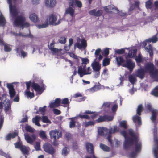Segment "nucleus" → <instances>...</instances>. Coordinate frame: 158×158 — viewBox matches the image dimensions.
Segmentation results:
<instances>
[{
	"label": "nucleus",
	"instance_id": "0e129e2a",
	"mask_svg": "<svg viewBox=\"0 0 158 158\" xmlns=\"http://www.w3.org/2000/svg\"><path fill=\"white\" fill-rule=\"evenodd\" d=\"M152 2L150 0H148L146 2V7L148 9H150L152 7Z\"/></svg>",
	"mask_w": 158,
	"mask_h": 158
},
{
	"label": "nucleus",
	"instance_id": "6ab92c4d",
	"mask_svg": "<svg viewBox=\"0 0 158 158\" xmlns=\"http://www.w3.org/2000/svg\"><path fill=\"white\" fill-rule=\"evenodd\" d=\"M104 9L106 12H112L111 10L114 12H118V9L112 5L105 7Z\"/></svg>",
	"mask_w": 158,
	"mask_h": 158
},
{
	"label": "nucleus",
	"instance_id": "aec40b11",
	"mask_svg": "<svg viewBox=\"0 0 158 158\" xmlns=\"http://www.w3.org/2000/svg\"><path fill=\"white\" fill-rule=\"evenodd\" d=\"M129 53L127 56L126 57H127V58H133L135 57L136 55L137 50L136 49H132L129 48Z\"/></svg>",
	"mask_w": 158,
	"mask_h": 158
},
{
	"label": "nucleus",
	"instance_id": "5fc2aeb1",
	"mask_svg": "<svg viewBox=\"0 0 158 158\" xmlns=\"http://www.w3.org/2000/svg\"><path fill=\"white\" fill-rule=\"evenodd\" d=\"M25 129L27 131L31 133L33 132L35 130L31 126L28 125L26 126L25 127Z\"/></svg>",
	"mask_w": 158,
	"mask_h": 158
},
{
	"label": "nucleus",
	"instance_id": "49530a36",
	"mask_svg": "<svg viewBox=\"0 0 158 158\" xmlns=\"http://www.w3.org/2000/svg\"><path fill=\"white\" fill-rule=\"evenodd\" d=\"M14 35L17 36H22L24 37H32V35L30 34H27V35H23L22 33H20L19 34H17L15 33V32H11Z\"/></svg>",
	"mask_w": 158,
	"mask_h": 158
},
{
	"label": "nucleus",
	"instance_id": "4468645a",
	"mask_svg": "<svg viewBox=\"0 0 158 158\" xmlns=\"http://www.w3.org/2000/svg\"><path fill=\"white\" fill-rule=\"evenodd\" d=\"M24 136L27 142L30 144H31L36 139V136L34 134L32 135L31 137L27 134H24Z\"/></svg>",
	"mask_w": 158,
	"mask_h": 158
},
{
	"label": "nucleus",
	"instance_id": "20e7f679",
	"mask_svg": "<svg viewBox=\"0 0 158 158\" xmlns=\"http://www.w3.org/2000/svg\"><path fill=\"white\" fill-rule=\"evenodd\" d=\"M25 18L23 15H21L17 17L15 20L14 25L15 26H20L22 29L25 27H28L30 24L27 22H25Z\"/></svg>",
	"mask_w": 158,
	"mask_h": 158
},
{
	"label": "nucleus",
	"instance_id": "13d9d810",
	"mask_svg": "<svg viewBox=\"0 0 158 158\" xmlns=\"http://www.w3.org/2000/svg\"><path fill=\"white\" fill-rule=\"evenodd\" d=\"M110 60L109 59L105 58L103 60L102 65L103 66H105L109 64Z\"/></svg>",
	"mask_w": 158,
	"mask_h": 158
},
{
	"label": "nucleus",
	"instance_id": "4d7b16f0",
	"mask_svg": "<svg viewBox=\"0 0 158 158\" xmlns=\"http://www.w3.org/2000/svg\"><path fill=\"white\" fill-rule=\"evenodd\" d=\"M143 110V107L142 104L138 105L137 110V113L139 115H141V113Z\"/></svg>",
	"mask_w": 158,
	"mask_h": 158
},
{
	"label": "nucleus",
	"instance_id": "c03bdc74",
	"mask_svg": "<svg viewBox=\"0 0 158 158\" xmlns=\"http://www.w3.org/2000/svg\"><path fill=\"white\" fill-rule=\"evenodd\" d=\"M137 91V89L134 87V85H132L131 88L129 90V92L131 95H133Z\"/></svg>",
	"mask_w": 158,
	"mask_h": 158
},
{
	"label": "nucleus",
	"instance_id": "79ce46f5",
	"mask_svg": "<svg viewBox=\"0 0 158 158\" xmlns=\"http://www.w3.org/2000/svg\"><path fill=\"white\" fill-rule=\"evenodd\" d=\"M77 118H81V119H89L90 118V117L89 115L85 114H82L81 113H80L78 115L76 116Z\"/></svg>",
	"mask_w": 158,
	"mask_h": 158
},
{
	"label": "nucleus",
	"instance_id": "bf43d9fd",
	"mask_svg": "<svg viewBox=\"0 0 158 158\" xmlns=\"http://www.w3.org/2000/svg\"><path fill=\"white\" fill-rule=\"evenodd\" d=\"M95 123L94 121H89L84 123V125L85 127H87L89 126H94Z\"/></svg>",
	"mask_w": 158,
	"mask_h": 158
},
{
	"label": "nucleus",
	"instance_id": "ddd939ff",
	"mask_svg": "<svg viewBox=\"0 0 158 158\" xmlns=\"http://www.w3.org/2000/svg\"><path fill=\"white\" fill-rule=\"evenodd\" d=\"M13 83L6 84V86L9 89V93L11 98L13 97L15 95L16 92L14 88Z\"/></svg>",
	"mask_w": 158,
	"mask_h": 158
},
{
	"label": "nucleus",
	"instance_id": "f03ea898",
	"mask_svg": "<svg viewBox=\"0 0 158 158\" xmlns=\"http://www.w3.org/2000/svg\"><path fill=\"white\" fill-rule=\"evenodd\" d=\"M82 60L81 66H79L77 73L80 77H82L84 75L90 74L91 73V69L90 67H88L86 69V65L89 62V60L86 58L80 57Z\"/></svg>",
	"mask_w": 158,
	"mask_h": 158
},
{
	"label": "nucleus",
	"instance_id": "a19ab883",
	"mask_svg": "<svg viewBox=\"0 0 158 158\" xmlns=\"http://www.w3.org/2000/svg\"><path fill=\"white\" fill-rule=\"evenodd\" d=\"M116 59L118 66L122 65V64L125 62L124 60L121 57H117L116 58Z\"/></svg>",
	"mask_w": 158,
	"mask_h": 158
},
{
	"label": "nucleus",
	"instance_id": "a878e982",
	"mask_svg": "<svg viewBox=\"0 0 158 158\" xmlns=\"http://www.w3.org/2000/svg\"><path fill=\"white\" fill-rule=\"evenodd\" d=\"M15 51L17 53L19 54V56L22 58H24L26 56L27 53L22 50L20 48H17Z\"/></svg>",
	"mask_w": 158,
	"mask_h": 158
},
{
	"label": "nucleus",
	"instance_id": "412c9836",
	"mask_svg": "<svg viewBox=\"0 0 158 158\" xmlns=\"http://www.w3.org/2000/svg\"><path fill=\"white\" fill-rule=\"evenodd\" d=\"M91 66L94 71H100L101 64L95 60L92 64Z\"/></svg>",
	"mask_w": 158,
	"mask_h": 158
},
{
	"label": "nucleus",
	"instance_id": "5701e85b",
	"mask_svg": "<svg viewBox=\"0 0 158 158\" xmlns=\"http://www.w3.org/2000/svg\"><path fill=\"white\" fill-rule=\"evenodd\" d=\"M151 77L155 79L156 81H158V70L155 69L152 72L150 73Z\"/></svg>",
	"mask_w": 158,
	"mask_h": 158
},
{
	"label": "nucleus",
	"instance_id": "f704fd0d",
	"mask_svg": "<svg viewBox=\"0 0 158 158\" xmlns=\"http://www.w3.org/2000/svg\"><path fill=\"white\" fill-rule=\"evenodd\" d=\"M119 130V127L117 126H114L112 127L109 129L108 131V133L109 134H111L117 132Z\"/></svg>",
	"mask_w": 158,
	"mask_h": 158
},
{
	"label": "nucleus",
	"instance_id": "393cba45",
	"mask_svg": "<svg viewBox=\"0 0 158 158\" xmlns=\"http://www.w3.org/2000/svg\"><path fill=\"white\" fill-rule=\"evenodd\" d=\"M86 149L88 152L90 154H93L94 147L92 144L90 143L87 142L85 143Z\"/></svg>",
	"mask_w": 158,
	"mask_h": 158
},
{
	"label": "nucleus",
	"instance_id": "1a4fd4ad",
	"mask_svg": "<svg viewBox=\"0 0 158 158\" xmlns=\"http://www.w3.org/2000/svg\"><path fill=\"white\" fill-rule=\"evenodd\" d=\"M113 118L112 116H108L106 115L103 116H100L99 118L96 121L100 123L104 121H110L112 120Z\"/></svg>",
	"mask_w": 158,
	"mask_h": 158
},
{
	"label": "nucleus",
	"instance_id": "8fccbe9b",
	"mask_svg": "<svg viewBox=\"0 0 158 158\" xmlns=\"http://www.w3.org/2000/svg\"><path fill=\"white\" fill-rule=\"evenodd\" d=\"M4 50L5 52H9L11 50L12 48L8 44H4Z\"/></svg>",
	"mask_w": 158,
	"mask_h": 158
},
{
	"label": "nucleus",
	"instance_id": "c756f323",
	"mask_svg": "<svg viewBox=\"0 0 158 158\" xmlns=\"http://www.w3.org/2000/svg\"><path fill=\"white\" fill-rule=\"evenodd\" d=\"M55 43L54 42L51 43L49 45H48V48L51 50V51L55 53H56L59 52L61 50L54 48Z\"/></svg>",
	"mask_w": 158,
	"mask_h": 158
},
{
	"label": "nucleus",
	"instance_id": "de8ad7c7",
	"mask_svg": "<svg viewBox=\"0 0 158 158\" xmlns=\"http://www.w3.org/2000/svg\"><path fill=\"white\" fill-rule=\"evenodd\" d=\"M61 104H64L63 106L65 107L66 106H68L69 104V99L68 98H65L62 99Z\"/></svg>",
	"mask_w": 158,
	"mask_h": 158
},
{
	"label": "nucleus",
	"instance_id": "dca6fc26",
	"mask_svg": "<svg viewBox=\"0 0 158 158\" xmlns=\"http://www.w3.org/2000/svg\"><path fill=\"white\" fill-rule=\"evenodd\" d=\"M145 73L146 72L144 69L143 68H140L136 72V76L141 79H142L144 77Z\"/></svg>",
	"mask_w": 158,
	"mask_h": 158
},
{
	"label": "nucleus",
	"instance_id": "f3484780",
	"mask_svg": "<svg viewBox=\"0 0 158 158\" xmlns=\"http://www.w3.org/2000/svg\"><path fill=\"white\" fill-rule=\"evenodd\" d=\"M61 102V100L59 98L56 99L54 101H52L49 104V107L51 108H54L58 106Z\"/></svg>",
	"mask_w": 158,
	"mask_h": 158
},
{
	"label": "nucleus",
	"instance_id": "a211bd4d",
	"mask_svg": "<svg viewBox=\"0 0 158 158\" xmlns=\"http://www.w3.org/2000/svg\"><path fill=\"white\" fill-rule=\"evenodd\" d=\"M101 85L98 82L95 84L94 86L88 89V91L90 93H93L100 90L101 89Z\"/></svg>",
	"mask_w": 158,
	"mask_h": 158
},
{
	"label": "nucleus",
	"instance_id": "7c9ffc66",
	"mask_svg": "<svg viewBox=\"0 0 158 158\" xmlns=\"http://www.w3.org/2000/svg\"><path fill=\"white\" fill-rule=\"evenodd\" d=\"M29 18L34 23L37 22L39 20L38 16L35 13L31 14L29 16Z\"/></svg>",
	"mask_w": 158,
	"mask_h": 158
},
{
	"label": "nucleus",
	"instance_id": "338daca9",
	"mask_svg": "<svg viewBox=\"0 0 158 158\" xmlns=\"http://www.w3.org/2000/svg\"><path fill=\"white\" fill-rule=\"evenodd\" d=\"M39 135L43 139H45L47 138L45 132L43 131H41L39 132Z\"/></svg>",
	"mask_w": 158,
	"mask_h": 158
},
{
	"label": "nucleus",
	"instance_id": "423d86ee",
	"mask_svg": "<svg viewBox=\"0 0 158 158\" xmlns=\"http://www.w3.org/2000/svg\"><path fill=\"white\" fill-rule=\"evenodd\" d=\"M32 87L33 89L37 92V94L39 95L41 94L45 89L44 85L43 84L39 85L36 83L33 82L32 84Z\"/></svg>",
	"mask_w": 158,
	"mask_h": 158
},
{
	"label": "nucleus",
	"instance_id": "f8f14e48",
	"mask_svg": "<svg viewBox=\"0 0 158 158\" xmlns=\"http://www.w3.org/2000/svg\"><path fill=\"white\" fill-rule=\"evenodd\" d=\"M144 69L146 73H149L152 72L155 69L154 65L152 62H148L144 65Z\"/></svg>",
	"mask_w": 158,
	"mask_h": 158
},
{
	"label": "nucleus",
	"instance_id": "9b49d317",
	"mask_svg": "<svg viewBox=\"0 0 158 158\" xmlns=\"http://www.w3.org/2000/svg\"><path fill=\"white\" fill-rule=\"evenodd\" d=\"M49 134L51 139H53L55 140L56 138L58 139L61 136V133L57 130H52L50 131Z\"/></svg>",
	"mask_w": 158,
	"mask_h": 158
},
{
	"label": "nucleus",
	"instance_id": "e2e57ef3",
	"mask_svg": "<svg viewBox=\"0 0 158 158\" xmlns=\"http://www.w3.org/2000/svg\"><path fill=\"white\" fill-rule=\"evenodd\" d=\"M145 108L147 109V112H149L151 111L152 106L150 103L147 102L145 104Z\"/></svg>",
	"mask_w": 158,
	"mask_h": 158
},
{
	"label": "nucleus",
	"instance_id": "9d476101",
	"mask_svg": "<svg viewBox=\"0 0 158 158\" xmlns=\"http://www.w3.org/2000/svg\"><path fill=\"white\" fill-rule=\"evenodd\" d=\"M80 40L79 38H78L77 42L76 43L75 46H76L79 49H81L83 48H85L87 47V43L86 41L84 39H82L81 40V44L79 43Z\"/></svg>",
	"mask_w": 158,
	"mask_h": 158
},
{
	"label": "nucleus",
	"instance_id": "2eb2a0df",
	"mask_svg": "<svg viewBox=\"0 0 158 158\" xmlns=\"http://www.w3.org/2000/svg\"><path fill=\"white\" fill-rule=\"evenodd\" d=\"M143 44L144 45V48L147 52H148L150 55V56L152 57L153 55V52L152 48L150 44L147 42V41H144L143 43Z\"/></svg>",
	"mask_w": 158,
	"mask_h": 158
},
{
	"label": "nucleus",
	"instance_id": "bb28decb",
	"mask_svg": "<svg viewBox=\"0 0 158 158\" xmlns=\"http://www.w3.org/2000/svg\"><path fill=\"white\" fill-rule=\"evenodd\" d=\"M107 133V129L106 127H99L98 128V134L101 135H104Z\"/></svg>",
	"mask_w": 158,
	"mask_h": 158
},
{
	"label": "nucleus",
	"instance_id": "4c0bfd02",
	"mask_svg": "<svg viewBox=\"0 0 158 158\" xmlns=\"http://www.w3.org/2000/svg\"><path fill=\"white\" fill-rule=\"evenodd\" d=\"M28 149L29 148L28 147H27L24 145H23L21 148L20 150L24 155H26L28 154L29 153V151Z\"/></svg>",
	"mask_w": 158,
	"mask_h": 158
},
{
	"label": "nucleus",
	"instance_id": "72a5a7b5",
	"mask_svg": "<svg viewBox=\"0 0 158 158\" xmlns=\"http://www.w3.org/2000/svg\"><path fill=\"white\" fill-rule=\"evenodd\" d=\"M77 118V117L69 118V119L71 120V121L69 122V127L72 128H73L75 127L76 119Z\"/></svg>",
	"mask_w": 158,
	"mask_h": 158
},
{
	"label": "nucleus",
	"instance_id": "39448f33",
	"mask_svg": "<svg viewBox=\"0 0 158 158\" xmlns=\"http://www.w3.org/2000/svg\"><path fill=\"white\" fill-rule=\"evenodd\" d=\"M157 127L155 126L153 131L154 133V141L155 142L156 145L155 147L153 148V151L155 158H158V138L156 137L157 134Z\"/></svg>",
	"mask_w": 158,
	"mask_h": 158
},
{
	"label": "nucleus",
	"instance_id": "0eeeda50",
	"mask_svg": "<svg viewBox=\"0 0 158 158\" xmlns=\"http://www.w3.org/2000/svg\"><path fill=\"white\" fill-rule=\"evenodd\" d=\"M126 62L122 64V66L127 68L130 71H131L135 67V63L132 61L131 59L127 58V57H126Z\"/></svg>",
	"mask_w": 158,
	"mask_h": 158
},
{
	"label": "nucleus",
	"instance_id": "6e6552de",
	"mask_svg": "<svg viewBox=\"0 0 158 158\" xmlns=\"http://www.w3.org/2000/svg\"><path fill=\"white\" fill-rule=\"evenodd\" d=\"M43 148L44 151L51 155H53L55 153V150L53 147L50 144L46 143L43 145Z\"/></svg>",
	"mask_w": 158,
	"mask_h": 158
},
{
	"label": "nucleus",
	"instance_id": "cd10ccee",
	"mask_svg": "<svg viewBox=\"0 0 158 158\" xmlns=\"http://www.w3.org/2000/svg\"><path fill=\"white\" fill-rule=\"evenodd\" d=\"M5 102H6L4 104L5 111L6 113H8L10 107V101L7 99H6L4 100Z\"/></svg>",
	"mask_w": 158,
	"mask_h": 158
},
{
	"label": "nucleus",
	"instance_id": "7ed1b4c3",
	"mask_svg": "<svg viewBox=\"0 0 158 158\" xmlns=\"http://www.w3.org/2000/svg\"><path fill=\"white\" fill-rule=\"evenodd\" d=\"M57 19V17L56 15L51 14L49 16L48 18L46 19L44 23L37 25V26L39 29L47 27L48 26V22L50 25L55 26L58 25L60 23L61 19L58 20L57 22H56Z\"/></svg>",
	"mask_w": 158,
	"mask_h": 158
},
{
	"label": "nucleus",
	"instance_id": "6e6d98bb",
	"mask_svg": "<svg viewBox=\"0 0 158 158\" xmlns=\"http://www.w3.org/2000/svg\"><path fill=\"white\" fill-rule=\"evenodd\" d=\"M112 104V102H105L103 103L102 107L103 108H108L111 106Z\"/></svg>",
	"mask_w": 158,
	"mask_h": 158
},
{
	"label": "nucleus",
	"instance_id": "4be33fe9",
	"mask_svg": "<svg viewBox=\"0 0 158 158\" xmlns=\"http://www.w3.org/2000/svg\"><path fill=\"white\" fill-rule=\"evenodd\" d=\"M56 3V0H46L45 5L47 7H52Z\"/></svg>",
	"mask_w": 158,
	"mask_h": 158
},
{
	"label": "nucleus",
	"instance_id": "a18cd8bd",
	"mask_svg": "<svg viewBox=\"0 0 158 158\" xmlns=\"http://www.w3.org/2000/svg\"><path fill=\"white\" fill-rule=\"evenodd\" d=\"M6 23L5 18L1 14L0 15V26H3Z\"/></svg>",
	"mask_w": 158,
	"mask_h": 158
},
{
	"label": "nucleus",
	"instance_id": "b1692460",
	"mask_svg": "<svg viewBox=\"0 0 158 158\" xmlns=\"http://www.w3.org/2000/svg\"><path fill=\"white\" fill-rule=\"evenodd\" d=\"M132 119L136 126L137 125L140 126L141 124V118L139 116L136 115L132 117Z\"/></svg>",
	"mask_w": 158,
	"mask_h": 158
},
{
	"label": "nucleus",
	"instance_id": "3c124183",
	"mask_svg": "<svg viewBox=\"0 0 158 158\" xmlns=\"http://www.w3.org/2000/svg\"><path fill=\"white\" fill-rule=\"evenodd\" d=\"M25 94L27 98H32L34 96V94L29 91H26Z\"/></svg>",
	"mask_w": 158,
	"mask_h": 158
},
{
	"label": "nucleus",
	"instance_id": "ea45409f",
	"mask_svg": "<svg viewBox=\"0 0 158 158\" xmlns=\"http://www.w3.org/2000/svg\"><path fill=\"white\" fill-rule=\"evenodd\" d=\"M129 81L133 85L136 82L137 80L135 76L134 75H131L129 77Z\"/></svg>",
	"mask_w": 158,
	"mask_h": 158
},
{
	"label": "nucleus",
	"instance_id": "e433bc0d",
	"mask_svg": "<svg viewBox=\"0 0 158 158\" xmlns=\"http://www.w3.org/2000/svg\"><path fill=\"white\" fill-rule=\"evenodd\" d=\"M113 104H112L111 110L113 113H115L116 111L118 108L117 104L116 102V101L112 102Z\"/></svg>",
	"mask_w": 158,
	"mask_h": 158
},
{
	"label": "nucleus",
	"instance_id": "2f4dec72",
	"mask_svg": "<svg viewBox=\"0 0 158 158\" xmlns=\"http://www.w3.org/2000/svg\"><path fill=\"white\" fill-rule=\"evenodd\" d=\"M157 115H158V110L153 109L152 111V115L150 118L151 120L154 121L156 120Z\"/></svg>",
	"mask_w": 158,
	"mask_h": 158
},
{
	"label": "nucleus",
	"instance_id": "09e8293b",
	"mask_svg": "<svg viewBox=\"0 0 158 158\" xmlns=\"http://www.w3.org/2000/svg\"><path fill=\"white\" fill-rule=\"evenodd\" d=\"M69 149L68 148L65 147L62 150V155L64 156H66L69 153Z\"/></svg>",
	"mask_w": 158,
	"mask_h": 158
},
{
	"label": "nucleus",
	"instance_id": "680f3d73",
	"mask_svg": "<svg viewBox=\"0 0 158 158\" xmlns=\"http://www.w3.org/2000/svg\"><path fill=\"white\" fill-rule=\"evenodd\" d=\"M120 125L121 127H123L124 129H126L127 127V122L126 121L123 120L121 121L120 123Z\"/></svg>",
	"mask_w": 158,
	"mask_h": 158
},
{
	"label": "nucleus",
	"instance_id": "864d4df0",
	"mask_svg": "<svg viewBox=\"0 0 158 158\" xmlns=\"http://www.w3.org/2000/svg\"><path fill=\"white\" fill-rule=\"evenodd\" d=\"M151 94L155 96L158 97V85L156 86L153 90Z\"/></svg>",
	"mask_w": 158,
	"mask_h": 158
},
{
	"label": "nucleus",
	"instance_id": "37998d69",
	"mask_svg": "<svg viewBox=\"0 0 158 158\" xmlns=\"http://www.w3.org/2000/svg\"><path fill=\"white\" fill-rule=\"evenodd\" d=\"M100 147L104 151H109L110 150V148L109 147L102 143L100 144Z\"/></svg>",
	"mask_w": 158,
	"mask_h": 158
},
{
	"label": "nucleus",
	"instance_id": "603ef678",
	"mask_svg": "<svg viewBox=\"0 0 158 158\" xmlns=\"http://www.w3.org/2000/svg\"><path fill=\"white\" fill-rule=\"evenodd\" d=\"M41 119L43 123H51V121L48 119L47 116H43L41 117Z\"/></svg>",
	"mask_w": 158,
	"mask_h": 158
},
{
	"label": "nucleus",
	"instance_id": "774afa93",
	"mask_svg": "<svg viewBox=\"0 0 158 158\" xmlns=\"http://www.w3.org/2000/svg\"><path fill=\"white\" fill-rule=\"evenodd\" d=\"M59 42L61 44H64L66 42V39L64 37H62L60 38Z\"/></svg>",
	"mask_w": 158,
	"mask_h": 158
},
{
	"label": "nucleus",
	"instance_id": "473e14b6",
	"mask_svg": "<svg viewBox=\"0 0 158 158\" xmlns=\"http://www.w3.org/2000/svg\"><path fill=\"white\" fill-rule=\"evenodd\" d=\"M41 119V117L39 116H36L32 118V121L36 125L40 127L41 126V125L40 124L39 122Z\"/></svg>",
	"mask_w": 158,
	"mask_h": 158
},
{
	"label": "nucleus",
	"instance_id": "052dcab7",
	"mask_svg": "<svg viewBox=\"0 0 158 158\" xmlns=\"http://www.w3.org/2000/svg\"><path fill=\"white\" fill-rule=\"evenodd\" d=\"M129 48H122L121 49H117L115 50V53L119 54H123L125 52V49H128Z\"/></svg>",
	"mask_w": 158,
	"mask_h": 158
},
{
	"label": "nucleus",
	"instance_id": "58836bf2",
	"mask_svg": "<svg viewBox=\"0 0 158 158\" xmlns=\"http://www.w3.org/2000/svg\"><path fill=\"white\" fill-rule=\"evenodd\" d=\"M158 38L156 35H155L151 38H149L146 41L148 43L152 42L153 43H155L158 41Z\"/></svg>",
	"mask_w": 158,
	"mask_h": 158
},
{
	"label": "nucleus",
	"instance_id": "c9c22d12",
	"mask_svg": "<svg viewBox=\"0 0 158 158\" xmlns=\"http://www.w3.org/2000/svg\"><path fill=\"white\" fill-rule=\"evenodd\" d=\"M17 135L18 133L16 132L10 133L6 135V140H9L11 138H13L15 137Z\"/></svg>",
	"mask_w": 158,
	"mask_h": 158
},
{
	"label": "nucleus",
	"instance_id": "69168bd1",
	"mask_svg": "<svg viewBox=\"0 0 158 158\" xmlns=\"http://www.w3.org/2000/svg\"><path fill=\"white\" fill-rule=\"evenodd\" d=\"M15 147L17 148H20L21 149V148L23 146V145L22 144V143L21 142H17L16 143L14 144Z\"/></svg>",
	"mask_w": 158,
	"mask_h": 158
},
{
	"label": "nucleus",
	"instance_id": "c85d7f7f",
	"mask_svg": "<svg viewBox=\"0 0 158 158\" xmlns=\"http://www.w3.org/2000/svg\"><path fill=\"white\" fill-rule=\"evenodd\" d=\"M74 7H69L66 9L65 13L66 14L69 15L70 16L73 17L74 16Z\"/></svg>",
	"mask_w": 158,
	"mask_h": 158
},
{
	"label": "nucleus",
	"instance_id": "f257e3e1",
	"mask_svg": "<svg viewBox=\"0 0 158 158\" xmlns=\"http://www.w3.org/2000/svg\"><path fill=\"white\" fill-rule=\"evenodd\" d=\"M128 131L130 137L128 135L124 130L120 132L121 135L125 138L123 147L125 149L127 150L132 147L133 144L135 143V152L130 153L128 157L129 158H135L137 156V154L140 152L141 151V143L139 141L138 136L135 135L132 129H129Z\"/></svg>",
	"mask_w": 158,
	"mask_h": 158
}]
</instances>
